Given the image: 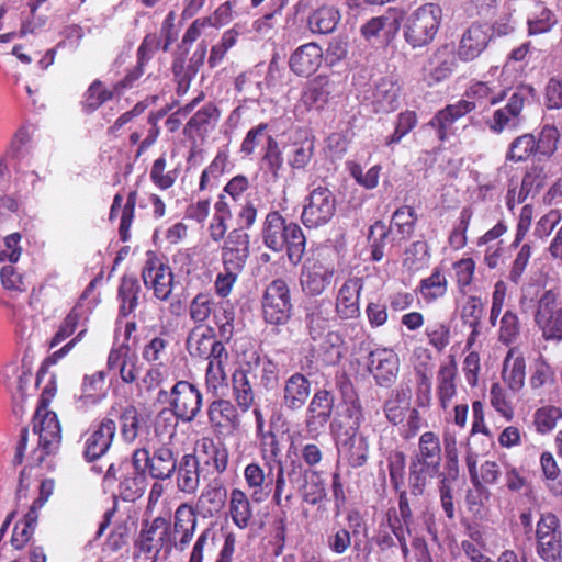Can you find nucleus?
Returning <instances> with one entry per match:
<instances>
[{
    "label": "nucleus",
    "instance_id": "51",
    "mask_svg": "<svg viewBox=\"0 0 562 562\" xmlns=\"http://www.w3.org/2000/svg\"><path fill=\"white\" fill-rule=\"evenodd\" d=\"M143 527L139 533V537L136 541V546L139 551L144 553H149L154 549V540L157 530L164 529L162 535H167L169 529V522L164 517H156L151 522L148 520L143 521Z\"/></svg>",
    "mask_w": 562,
    "mask_h": 562
},
{
    "label": "nucleus",
    "instance_id": "13",
    "mask_svg": "<svg viewBox=\"0 0 562 562\" xmlns=\"http://www.w3.org/2000/svg\"><path fill=\"white\" fill-rule=\"evenodd\" d=\"M335 407V395L326 389L316 390L305 413L308 432H318L330 422Z\"/></svg>",
    "mask_w": 562,
    "mask_h": 562
},
{
    "label": "nucleus",
    "instance_id": "7",
    "mask_svg": "<svg viewBox=\"0 0 562 562\" xmlns=\"http://www.w3.org/2000/svg\"><path fill=\"white\" fill-rule=\"evenodd\" d=\"M335 212V195L327 187L318 186L305 198L301 221L307 228H317L327 224Z\"/></svg>",
    "mask_w": 562,
    "mask_h": 562
},
{
    "label": "nucleus",
    "instance_id": "48",
    "mask_svg": "<svg viewBox=\"0 0 562 562\" xmlns=\"http://www.w3.org/2000/svg\"><path fill=\"white\" fill-rule=\"evenodd\" d=\"M536 154H538L536 137L530 133H526L516 137L510 143L506 153V159L514 162H522Z\"/></svg>",
    "mask_w": 562,
    "mask_h": 562
},
{
    "label": "nucleus",
    "instance_id": "16",
    "mask_svg": "<svg viewBox=\"0 0 562 562\" xmlns=\"http://www.w3.org/2000/svg\"><path fill=\"white\" fill-rule=\"evenodd\" d=\"M206 49V44L200 43L188 61L182 55H178L173 58L171 72L173 75V81L177 85L176 92L178 95H184L189 91L191 81L204 63Z\"/></svg>",
    "mask_w": 562,
    "mask_h": 562
},
{
    "label": "nucleus",
    "instance_id": "26",
    "mask_svg": "<svg viewBox=\"0 0 562 562\" xmlns=\"http://www.w3.org/2000/svg\"><path fill=\"white\" fill-rule=\"evenodd\" d=\"M507 89H502L494 81L472 80L465 89L464 97L472 102L474 110L477 105H495L507 97Z\"/></svg>",
    "mask_w": 562,
    "mask_h": 562
},
{
    "label": "nucleus",
    "instance_id": "38",
    "mask_svg": "<svg viewBox=\"0 0 562 562\" xmlns=\"http://www.w3.org/2000/svg\"><path fill=\"white\" fill-rule=\"evenodd\" d=\"M457 363L453 359H451L448 363L441 364L439 368L437 375L438 396L440 404L443 408L447 407L448 403L457 393Z\"/></svg>",
    "mask_w": 562,
    "mask_h": 562
},
{
    "label": "nucleus",
    "instance_id": "57",
    "mask_svg": "<svg viewBox=\"0 0 562 562\" xmlns=\"http://www.w3.org/2000/svg\"><path fill=\"white\" fill-rule=\"evenodd\" d=\"M233 393L237 405L243 412L255 405V391L241 373L234 372L232 376Z\"/></svg>",
    "mask_w": 562,
    "mask_h": 562
},
{
    "label": "nucleus",
    "instance_id": "24",
    "mask_svg": "<svg viewBox=\"0 0 562 562\" xmlns=\"http://www.w3.org/2000/svg\"><path fill=\"white\" fill-rule=\"evenodd\" d=\"M178 463L175 473L178 490L186 494H194L200 485V476L204 472L199 457L195 453H186Z\"/></svg>",
    "mask_w": 562,
    "mask_h": 562
},
{
    "label": "nucleus",
    "instance_id": "62",
    "mask_svg": "<svg viewBox=\"0 0 562 562\" xmlns=\"http://www.w3.org/2000/svg\"><path fill=\"white\" fill-rule=\"evenodd\" d=\"M438 474V471L427 470L426 467H422L416 462L411 461L408 473V487L411 494L414 496L422 495L425 491L427 479L435 477Z\"/></svg>",
    "mask_w": 562,
    "mask_h": 562
},
{
    "label": "nucleus",
    "instance_id": "8",
    "mask_svg": "<svg viewBox=\"0 0 562 562\" xmlns=\"http://www.w3.org/2000/svg\"><path fill=\"white\" fill-rule=\"evenodd\" d=\"M290 289L282 279H276L266 288L262 296V313L267 323L283 325L291 318Z\"/></svg>",
    "mask_w": 562,
    "mask_h": 562
},
{
    "label": "nucleus",
    "instance_id": "45",
    "mask_svg": "<svg viewBox=\"0 0 562 562\" xmlns=\"http://www.w3.org/2000/svg\"><path fill=\"white\" fill-rule=\"evenodd\" d=\"M207 414L210 422L215 426H236L239 422L237 409L227 400L213 401Z\"/></svg>",
    "mask_w": 562,
    "mask_h": 562
},
{
    "label": "nucleus",
    "instance_id": "25",
    "mask_svg": "<svg viewBox=\"0 0 562 562\" xmlns=\"http://www.w3.org/2000/svg\"><path fill=\"white\" fill-rule=\"evenodd\" d=\"M200 461L204 471L210 474H223L228 464V450L222 443H215L210 438L199 441Z\"/></svg>",
    "mask_w": 562,
    "mask_h": 562
},
{
    "label": "nucleus",
    "instance_id": "18",
    "mask_svg": "<svg viewBox=\"0 0 562 562\" xmlns=\"http://www.w3.org/2000/svg\"><path fill=\"white\" fill-rule=\"evenodd\" d=\"M400 369L397 355L390 349H375L369 353L368 370L378 385L390 387L396 381Z\"/></svg>",
    "mask_w": 562,
    "mask_h": 562
},
{
    "label": "nucleus",
    "instance_id": "59",
    "mask_svg": "<svg viewBox=\"0 0 562 562\" xmlns=\"http://www.w3.org/2000/svg\"><path fill=\"white\" fill-rule=\"evenodd\" d=\"M215 303L211 294L199 293L189 306L190 318L195 325H202L214 312Z\"/></svg>",
    "mask_w": 562,
    "mask_h": 562
},
{
    "label": "nucleus",
    "instance_id": "49",
    "mask_svg": "<svg viewBox=\"0 0 562 562\" xmlns=\"http://www.w3.org/2000/svg\"><path fill=\"white\" fill-rule=\"evenodd\" d=\"M261 164L271 173L273 179H279L284 166L283 153L276 137H269L267 146L261 151Z\"/></svg>",
    "mask_w": 562,
    "mask_h": 562
},
{
    "label": "nucleus",
    "instance_id": "54",
    "mask_svg": "<svg viewBox=\"0 0 562 562\" xmlns=\"http://www.w3.org/2000/svg\"><path fill=\"white\" fill-rule=\"evenodd\" d=\"M167 159L161 155L153 162L149 177L151 182L160 190L170 189L177 181V169L166 171Z\"/></svg>",
    "mask_w": 562,
    "mask_h": 562
},
{
    "label": "nucleus",
    "instance_id": "44",
    "mask_svg": "<svg viewBox=\"0 0 562 562\" xmlns=\"http://www.w3.org/2000/svg\"><path fill=\"white\" fill-rule=\"evenodd\" d=\"M114 89L110 90L104 88L100 79H95L88 87L81 101V109L86 114H91L97 111L103 103L110 101L114 97Z\"/></svg>",
    "mask_w": 562,
    "mask_h": 562
},
{
    "label": "nucleus",
    "instance_id": "33",
    "mask_svg": "<svg viewBox=\"0 0 562 562\" xmlns=\"http://www.w3.org/2000/svg\"><path fill=\"white\" fill-rule=\"evenodd\" d=\"M215 340V330L211 326L195 325L188 334L186 348L193 358H205Z\"/></svg>",
    "mask_w": 562,
    "mask_h": 562
},
{
    "label": "nucleus",
    "instance_id": "34",
    "mask_svg": "<svg viewBox=\"0 0 562 562\" xmlns=\"http://www.w3.org/2000/svg\"><path fill=\"white\" fill-rule=\"evenodd\" d=\"M412 392L408 385H400L392 391L390 397L384 403V413L393 425L401 424L405 418V413L409 408Z\"/></svg>",
    "mask_w": 562,
    "mask_h": 562
},
{
    "label": "nucleus",
    "instance_id": "4",
    "mask_svg": "<svg viewBox=\"0 0 562 562\" xmlns=\"http://www.w3.org/2000/svg\"><path fill=\"white\" fill-rule=\"evenodd\" d=\"M202 398V393L194 384L184 380L178 381L172 386V408L160 411L158 422L172 417L184 423L193 422L201 411Z\"/></svg>",
    "mask_w": 562,
    "mask_h": 562
},
{
    "label": "nucleus",
    "instance_id": "3",
    "mask_svg": "<svg viewBox=\"0 0 562 562\" xmlns=\"http://www.w3.org/2000/svg\"><path fill=\"white\" fill-rule=\"evenodd\" d=\"M535 91L531 85L518 86L505 106L495 110L486 121L488 130L495 134H501L505 130H516L522 121V110L529 99L533 97Z\"/></svg>",
    "mask_w": 562,
    "mask_h": 562
},
{
    "label": "nucleus",
    "instance_id": "15",
    "mask_svg": "<svg viewBox=\"0 0 562 562\" xmlns=\"http://www.w3.org/2000/svg\"><path fill=\"white\" fill-rule=\"evenodd\" d=\"M116 432L115 420L104 417L87 434L83 448V458L87 462H93L103 457L110 449Z\"/></svg>",
    "mask_w": 562,
    "mask_h": 562
},
{
    "label": "nucleus",
    "instance_id": "19",
    "mask_svg": "<svg viewBox=\"0 0 562 562\" xmlns=\"http://www.w3.org/2000/svg\"><path fill=\"white\" fill-rule=\"evenodd\" d=\"M311 395V382L304 373L295 372L284 380L281 405L288 412L302 409Z\"/></svg>",
    "mask_w": 562,
    "mask_h": 562
},
{
    "label": "nucleus",
    "instance_id": "22",
    "mask_svg": "<svg viewBox=\"0 0 562 562\" xmlns=\"http://www.w3.org/2000/svg\"><path fill=\"white\" fill-rule=\"evenodd\" d=\"M173 519V547L178 551H183L195 532L196 513L191 505L183 503L177 507Z\"/></svg>",
    "mask_w": 562,
    "mask_h": 562
},
{
    "label": "nucleus",
    "instance_id": "17",
    "mask_svg": "<svg viewBox=\"0 0 562 562\" xmlns=\"http://www.w3.org/2000/svg\"><path fill=\"white\" fill-rule=\"evenodd\" d=\"M473 111L474 105L472 102L459 100L453 104H447L443 109L436 112L427 125L436 132L438 139L445 143L456 133L453 124Z\"/></svg>",
    "mask_w": 562,
    "mask_h": 562
},
{
    "label": "nucleus",
    "instance_id": "27",
    "mask_svg": "<svg viewBox=\"0 0 562 562\" xmlns=\"http://www.w3.org/2000/svg\"><path fill=\"white\" fill-rule=\"evenodd\" d=\"M334 92V82L326 76H317L307 83L301 94L302 104L308 110H323Z\"/></svg>",
    "mask_w": 562,
    "mask_h": 562
},
{
    "label": "nucleus",
    "instance_id": "5",
    "mask_svg": "<svg viewBox=\"0 0 562 562\" xmlns=\"http://www.w3.org/2000/svg\"><path fill=\"white\" fill-rule=\"evenodd\" d=\"M33 431L38 435V447L32 453L37 465L46 456L57 452L61 441V427L56 413L37 408L33 417Z\"/></svg>",
    "mask_w": 562,
    "mask_h": 562
},
{
    "label": "nucleus",
    "instance_id": "58",
    "mask_svg": "<svg viewBox=\"0 0 562 562\" xmlns=\"http://www.w3.org/2000/svg\"><path fill=\"white\" fill-rule=\"evenodd\" d=\"M417 215L412 206H401L397 209L391 222V229L396 228L397 233L402 235V238L409 237L415 228Z\"/></svg>",
    "mask_w": 562,
    "mask_h": 562
},
{
    "label": "nucleus",
    "instance_id": "14",
    "mask_svg": "<svg viewBox=\"0 0 562 562\" xmlns=\"http://www.w3.org/2000/svg\"><path fill=\"white\" fill-rule=\"evenodd\" d=\"M335 267L318 259H307L302 267L300 283L305 294L321 295L331 283Z\"/></svg>",
    "mask_w": 562,
    "mask_h": 562
},
{
    "label": "nucleus",
    "instance_id": "2",
    "mask_svg": "<svg viewBox=\"0 0 562 562\" xmlns=\"http://www.w3.org/2000/svg\"><path fill=\"white\" fill-rule=\"evenodd\" d=\"M178 461L175 451L167 445L159 446L153 453L146 448H138L132 454V465L136 474H148L156 481L171 479L179 467Z\"/></svg>",
    "mask_w": 562,
    "mask_h": 562
},
{
    "label": "nucleus",
    "instance_id": "52",
    "mask_svg": "<svg viewBox=\"0 0 562 562\" xmlns=\"http://www.w3.org/2000/svg\"><path fill=\"white\" fill-rule=\"evenodd\" d=\"M418 124L417 113L413 110H405L396 117L394 132L385 138V146L392 147L398 144Z\"/></svg>",
    "mask_w": 562,
    "mask_h": 562
},
{
    "label": "nucleus",
    "instance_id": "9",
    "mask_svg": "<svg viewBox=\"0 0 562 562\" xmlns=\"http://www.w3.org/2000/svg\"><path fill=\"white\" fill-rule=\"evenodd\" d=\"M535 322L546 340H562V307L558 306L553 291H546L539 299Z\"/></svg>",
    "mask_w": 562,
    "mask_h": 562
},
{
    "label": "nucleus",
    "instance_id": "43",
    "mask_svg": "<svg viewBox=\"0 0 562 562\" xmlns=\"http://www.w3.org/2000/svg\"><path fill=\"white\" fill-rule=\"evenodd\" d=\"M526 361L521 356L513 357V351H509L503 364V379L513 391H519L525 383Z\"/></svg>",
    "mask_w": 562,
    "mask_h": 562
},
{
    "label": "nucleus",
    "instance_id": "1",
    "mask_svg": "<svg viewBox=\"0 0 562 562\" xmlns=\"http://www.w3.org/2000/svg\"><path fill=\"white\" fill-rule=\"evenodd\" d=\"M442 21V9L437 3H425L414 10L404 24V38L413 48L429 45Z\"/></svg>",
    "mask_w": 562,
    "mask_h": 562
},
{
    "label": "nucleus",
    "instance_id": "61",
    "mask_svg": "<svg viewBox=\"0 0 562 562\" xmlns=\"http://www.w3.org/2000/svg\"><path fill=\"white\" fill-rule=\"evenodd\" d=\"M256 361L259 387H262L266 391L276 390L279 383L278 364L268 358L261 359L259 356H256Z\"/></svg>",
    "mask_w": 562,
    "mask_h": 562
},
{
    "label": "nucleus",
    "instance_id": "28",
    "mask_svg": "<svg viewBox=\"0 0 562 562\" xmlns=\"http://www.w3.org/2000/svg\"><path fill=\"white\" fill-rule=\"evenodd\" d=\"M441 447L439 437L432 431H426L419 437L418 451L411 461L427 470L438 471L441 467Z\"/></svg>",
    "mask_w": 562,
    "mask_h": 562
},
{
    "label": "nucleus",
    "instance_id": "30",
    "mask_svg": "<svg viewBox=\"0 0 562 562\" xmlns=\"http://www.w3.org/2000/svg\"><path fill=\"white\" fill-rule=\"evenodd\" d=\"M221 111L212 102L204 104L193 116L187 122L183 134L189 139L203 137L209 133L212 126L220 120Z\"/></svg>",
    "mask_w": 562,
    "mask_h": 562
},
{
    "label": "nucleus",
    "instance_id": "56",
    "mask_svg": "<svg viewBox=\"0 0 562 562\" xmlns=\"http://www.w3.org/2000/svg\"><path fill=\"white\" fill-rule=\"evenodd\" d=\"M260 441V452L266 460V464L269 468V471H272V463H276L279 467V463L282 462L280 459L281 456V447L278 439V436L271 431L267 430V432H262L257 436Z\"/></svg>",
    "mask_w": 562,
    "mask_h": 562
},
{
    "label": "nucleus",
    "instance_id": "36",
    "mask_svg": "<svg viewBox=\"0 0 562 562\" xmlns=\"http://www.w3.org/2000/svg\"><path fill=\"white\" fill-rule=\"evenodd\" d=\"M346 439L342 447L347 448V460L350 467H363L369 457V442L359 431L345 432Z\"/></svg>",
    "mask_w": 562,
    "mask_h": 562
},
{
    "label": "nucleus",
    "instance_id": "35",
    "mask_svg": "<svg viewBox=\"0 0 562 562\" xmlns=\"http://www.w3.org/2000/svg\"><path fill=\"white\" fill-rule=\"evenodd\" d=\"M341 411L337 413L336 418L331 422V431L338 434L344 424H347L345 432L359 431L363 420V412L360 402L340 404Z\"/></svg>",
    "mask_w": 562,
    "mask_h": 562
},
{
    "label": "nucleus",
    "instance_id": "55",
    "mask_svg": "<svg viewBox=\"0 0 562 562\" xmlns=\"http://www.w3.org/2000/svg\"><path fill=\"white\" fill-rule=\"evenodd\" d=\"M445 468L439 471L437 476H446V480H457L459 477V459L457 440L454 436L446 435L443 438Z\"/></svg>",
    "mask_w": 562,
    "mask_h": 562
},
{
    "label": "nucleus",
    "instance_id": "10",
    "mask_svg": "<svg viewBox=\"0 0 562 562\" xmlns=\"http://www.w3.org/2000/svg\"><path fill=\"white\" fill-rule=\"evenodd\" d=\"M492 29L486 23H472L461 35L456 56L463 63H469L486 49L492 40Z\"/></svg>",
    "mask_w": 562,
    "mask_h": 562
},
{
    "label": "nucleus",
    "instance_id": "60",
    "mask_svg": "<svg viewBox=\"0 0 562 562\" xmlns=\"http://www.w3.org/2000/svg\"><path fill=\"white\" fill-rule=\"evenodd\" d=\"M314 155L312 140L295 142L292 150L288 154V165L294 170H302L307 167Z\"/></svg>",
    "mask_w": 562,
    "mask_h": 562
},
{
    "label": "nucleus",
    "instance_id": "21",
    "mask_svg": "<svg viewBox=\"0 0 562 562\" xmlns=\"http://www.w3.org/2000/svg\"><path fill=\"white\" fill-rule=\"evenodd\" d=\"M402 87L392 77H383L375 85L372 92L371 104L374 113L387 114L398 108Z\"/></svg>",
    "mask_w": 562,
    "mask_h": 562
},
{
    "label": "nucleus",
    "instance_id": "37",
    "mask_svg": "<svg viewBox=\"0 0 562 562\" xmlns=\"http://www.w3.org/2000/svg\"><path fill=\"white\" fill-rule=\"evenodd\" d=\"M400 30V21L396 18L389 15L373 16L367 21L360 29L361 35L367 40L371 41L378 38L381 33L387 38L393 37Z\"/></svg>",
    "mask_w": 562,
    "mask_h": 562
},
{
    "label": "nucleus",
    "instance_id": "31",
    "mask_svg": "<svg viewBox=\"0 0 562 562\" xmlns=\"http://www.w3.org/2000/svg\"><path fill=\"white\" fill-rule=\"evenodd\" d=\"M137 190H131L127 194V199L125 204L122 206L123 196L120 193H116L113 198V202L110 209V220L112 221L121 211L120 217V226H119V235L120 239L123 243H126L130 239V229L135 217V207L137 203Z\"/></svg>",
    "mask_w": 562,
    "mask_h": 562
},
{
    "label": "nucleus",
    "instance_id": "12",
    "mask_svg": "<svg viewBox=\"0 0 562 562\" xmlns=\"http://www.w3.org/2000/svg\"><path fill=\"white\" fill-rule=\"evenodd\" d=\"M148 259L143 268L142 278L147 288L154 290L157 299L165 301L172 292L173 273L153 251L147 252Z\"/></svg>",
    "mask_w": 562,
    "mask_h": 562
},
{
    "label": "nucleus",
    "instance_id": "23",
    "mask_svg": "<svg viewBox=\"0 0 562 562\" xmlns=\"http://www.w3.org/2000/svg\"><path fill=\"white\" fill-rule=\"evenodd\" d=\"M227 501V488L222 479L215 477L201 492L196 510L203 517H213L221 513Z\"/></svg>",
    "mask_w": 562,
    "mask_h": 562
},
{
    "label": "nucleus",
    "instance_id": "29",
    "mask_svg": "<svg viewBox=\"0 0 562 562\" xmlns=\"http://www.w3.org/2000/svg\"><path fill=\"white\" fill-rule=\"evenodd\" d=\"M363 286L361 278L348 279L340 288L336 300V312L340 318H355L359 315V294Z\"/></svg>",
    "mask_w": 562,
    "mask_h": 562
},
{
    "label": "nucleus",
    "instance_id": "64",
    "mask_svg": "<svg viewBox=\"0 0 562 562\" xmlns=\"http://www.w3.org/2000/svg\"><path fill=\"white\" fill-rule=\"evenodd\" d=\"M543 100L548 110L562 109V76L557 75L548 79L543 89Z\"/></svg>",
    "mask_w": 562,
    "mask_h": 562
},
{
    "label": "nucleus",
    "instance_id": "6",
    "mask_svg": "<svg viewBox=\"0 0 562 562\" xmlns=\"http://www.w3.org/2000/svg\"><path fill=\"white\" fill-rule=\"evenodd\" d=\"M265 246H305L306 237L302 227L286 220L278 212L267 214L262 227Z\"/></svg>",
    "mask_w": 562,
    "mask_h": 562
},
{
    "label": "nucleus",
    "instance_id": "47",
    "mask_svg": "<svg viewBox=\"0 0 562 562\" xmlns=\"http://www.w3.org/2000/svg\"><path fill=\"white\" fill-rule=\"evenodd\" d=\"M305 503L317 505L326 498L324 480L314 471L296 487Z\"/></svg>",
    "mask_w": 562,
    "mask_h": 562
},
{
    "label": "nucleus",
    "instance_id": "40",
    "mask_svg": "<svg viewBox=\"0 0 562 562\" xmlns=\"http://www.w3.org/2000/svg\"><path fill=\"white\" fill-rule=\"evenodd\" d=\"M273 137L269 134V124L261 122L249 128L240 143L239 151L244 157H252L258 149L267 146L268 138Z\"/></svg>",
    "mask_w": 562,
    "mask_h": 562
},
{
    "label": "nucleus",
    "instance_id": "39",
    "mask_svg": "<svg viewBox=\"0 0 562 562\" xmlns=\"http://www.w3.org/2000/svg\"><path fill=\"white\" fill-rule=\"evenodd\" d=\"M229 512L234 524L245 529L252 518L250 501L246 493L240 488H233L229 498Z\"/></svg>",
    "mask_w": 562,
    "mask_h": 562
},
{
    "label": "nucleus",
    "instance_id": "53",
    "mask_svg": "<svg viewBox=\"0 0 562 562\" xmlns=\"http://www.w3.org/2000/svg\"><path fill=\"white\" fill-rule=\"evenodd\" d=\"M140 414L133 405L126 406L120 415L121 436L127 443H132L138 437L140 429Z\"/></svg>",
    "mask_w": 562,
    "mask_h": 562
},
{
    "label": "nucleus",
    "instance_id": "42",
    "mask_svg": "<svg viewBox=\"0 0 562 562\" xmlns=\"http://www.w3.org/2000/svg\"><path fill=\"white\" fill-rule=\"evenodd\" d=\"M340 20V14L334 7L323 5L308 18V27L313 33L329 34Z\"/></svg>",
    "mask_w": 562,
    "mask_h": 562
},
{
    "label": "nucleus",
    "instance_id": "41",
    "mask_svg": "<svg viewBox=\"0 0 562 562\" xmlns=\"http://www.w3.org/2000/svg\"><path fill=\"white\" fill-rule=\"evenodd\" d=\"M140 286L135 276H123L119 286V299L121 300L120 315L127 316L138 305V293Z\"/></svg>",
    "mask_w": 562,
    "mask_h": 562
},
{
    "label": "nucleus",
    "instance_id": "32",
    "mask_svg": "<svg viewBox=\"0 0 562 562\" xmlns=\"http://www.w3.org/2000/svg\"><path fill=\"white\" fill-rule=\"evenodd\" d=\"M331 302L327 300L316 301L306 315L305 324L310 337L316 341L322 338L330 327Z\"/></svg>",
    "mask_w": 562,
    "mask_h": 562
},
{
    "label": "nucleus",
    "instance_id": "20",
    "mask_svg": "<svg viewBox=\"0 0 562 562\" xmlns=\"http://www.w3.org/2000/svg\"><path fill=\"white\" fill-rule=\"evenodd\" d=\"M323 63L322 47L312 42L297 47L290 56L289 67L300 77L315 74Z\"/></svg>",
    "mask_w": 562,
    "mask_h": 562
},
{
    "label": "nucleus",
    "instance_id": "46",
    "mask_svg": "<svg viewBox=\"0 0 562 562\" xmlns=\"http://www.w3.org/2000/svg\"><path fill=\"white\" fill-rule=\"evenodd\" d=\"M244 479L247 486L252 490L251 499L254 502L260 503L267 498L268 493L265 492L263 486H269V483H266L267 476L260 464L251 462L246 465L244 470Z\"/></svg>",
    "mask_w": 562,
    "mask_h": 562
},
{
    "label": "nucleus",
    "instance_id": "50",
    "mask_svg": "<svg viewBox=\"0 0 562 562\" xmlns=\"http://www.w3.org/2000/svg\"><path fill=\"white\" fill-rule=\"evenodd\" d=\"M484 304L477 296H470L464 303L461 312V318L464 324H468L472 329L471 335L468 339V344H471L479 335V327L481 325V318L483 316Z\"/></svg>",
    "mask_w": 562,
    "mask_h": 562
},
{
    "label": "nucleus",
    "instance_id": "11",
    "mask_svg": "<svg viewBox=\"0 0 562 562\" xmlns=\"http://www.w3.org/2000/svg\"><path fill=\"white\" fill-rule=\"evenodd\" d=\"M407 535H409V529L403 526L395 509H389L386 514V521L380 524L379 529L372 537L371 541L376 544L381 551L396 548L398 544L403 557L407 558Z\"/></svg>",
    "mask_w": 562,
    "mask_h": 562
},
{
    "label": "nucleus",
    "instance_id": "63",
    "mask_svg": "<svg viewBox=\"0 0 562 562\" xmlns=\"http://www.w3.org/2000/svg\"><path fill=\"white\" fill-rule=\"evenodd\" d=\"M560 139V132L557 126L546 124L540 133L538 139L536 138L537 153L544 157H551L558 149Z\"/></svg>",
    "mask_w": 562,
    "mask_h": 562
}]
</instances>
